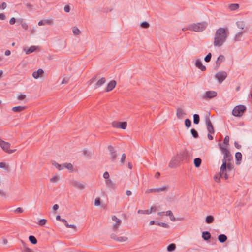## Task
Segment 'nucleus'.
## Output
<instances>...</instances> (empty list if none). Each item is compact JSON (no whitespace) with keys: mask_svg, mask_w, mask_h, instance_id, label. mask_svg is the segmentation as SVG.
<instances>
[{"mask_svg":"<svg viewBox=\"0 0 252 252\" xmlns=\"http://www.w3.org/2000/svg\"><path fill=\"white\" fill-rule=\"evenodd\" d=\"M219 147L222 154H223V158L222 159L223 168L224 166L225 162H230L233 159V157L230 151L226 146H223L222 143H218Z\"/></svg>","mask_w":252,"mask_h":252,"instance_id":"obj_2","label":"nucleus"},{"mask_svg":"<svg viewBox=\"0 0 252 252\" xmlns=\"http://www.w3.org/2000/svg\"><path fill=\"white\" fill-rule=\"evenodd\" d=\"M208 23L206 22H199L190 24L186 27V29L196 32H201L207 27Z\"/></svg>","mask_w":252,"mask_h":252,"instance_id":"obj_3","label":"nucleus"},{"mask_svg":"<svg viewBox=\"0 0 252 252\" xmlns=\"http://www.w3.org/2000/svg\"><path fill=\"white\" fill-rule=\"evenodd\" d=\"M103 177L106 180L109 179V173L107 171L105 172L103 174Z\"/></svg>","mask_w":252,"mask_h":252,"instance_id":"obj_59","label":"nucleus"},{"mask_svg":"<svg viewBox=\"0 0 252 252\" xmlns=\"http://www.w3.org/2000/svg\"><path fill=\"white\" fill-rule=\"evenodd\" d=\"M176 246L174 243H171L167 247V251L169 252H172L175 250Z\"/></svg>","mask_w":252,"mask_h":252,"instance_id":"obj_29","label":"nucleus"},{"mask_svg":"<svg viewBox=\"0 0 252 252\" xmlns=\"http://www.w3.org/2000/svg\"><path fill=\"white\" fill-rule=\"evenodd\" d=\"M73 33L75 35H79L80 33V31L77 27H74L73 28Z\"/></svg>","mask_w":252,"mask_h":252,"instance_id":"obj_48","label":"nucleus"},{"mask_svg":"<svg viewBox=\"0 0 252 252\" xmlns=\"http://www.w3.org/2000/svg\"><path fill=\"white\" fill-rule=\"evenodd\" d=\"M234 144L235 147L237 149H240L241 148V145H240V144H239L237 142H236V141H235V142H234Z\"/></svg>","mask_w":252,"mask_h":252,"instance_id":"obj_60","label":"nucleus"},{"mask_svg":"<svg viewBox=\"0 0 252 252\" xmlns=\"http://www.w3.org/2000/svg\"><path fill=\"white\" fill-rule=\"evenodd\" d=\"M224 60H225L224 56L222 55H220L218 57V59L217 60V61L216 62V66L215 67V69H218L219 67V66H220V63L222 62H223Z\"/></svg>","mask_w":252,"mask_h":252,"instance_id":"obj_19","label":"nucleus"},{"mask_svg":"<svg viewBox=\"0 0 252 252\" xmlns=\"http://www.w3.org/2000/svg\"><path fill=\"white\" fill-rule=\"evenodd\" d=\"M101 201L100 198H96L94 200V205L96 206H98L100 205Z\"/></svg>","mask_w":252,"mask_h":252,"instance_id":"obj_51","label":"nucleus"},{"mask_svg":"<svg viewBox=\"0 0 252 252\" xmlns=\"http://www.w3.org/2000/svg\"><path fill=\"white\" fill-rule=\"evenodd\" d=\"M37 48V46H32L30 48L26 49V48H24V51L26 52V54H30L31 53L34 52L36 49Z\"/></svg>","mask_w":252,"mask_h":252,"instance_id":"obj_22","label":"nucleus"},{"mask_svg":"<svg viewBox=\"0 0 252 252\" xmlns=\"http://www.w3.org/2000/svg\"><path fill=\"white\" fill-rule=\"evenodd\" d=\"M29 240L30 241V242L32 244H36L37 243V240L35 236L33 235H30L29 237Z\"/></svg>","mask_w":252,"mask_h":252,"instance_id":"obj_35","label":"nucleus"},{"mask_svg":"<svg viewBox=\"0 0 252 252\" xmlns=\"http://www.w3.org/2000/svg\"><path fill=\"white\" fill-rule=\"evenodd\" d=\"M242 154L237 152L235 153L236 164L239 165L241 164L242 160Z\"/></svg>","mask_w":252,"mask_h":252,"instance_id":"obj_21","label":"nucleus"},{"mask_svg":"<svg viewBox=\"0 0 252 252\" xmlns=\"http://www.w3.org/2000/svg\"><path fill=\"white\" fill-rule=\"evenodd\" d=\"M47 222V220L46 219H40L39 221V225H40V226H43L44 225H45Z\"/></svg>","mask_w":252,"mask_h":252,"instance_id":"obj_50","label":"nucleus"},{"mask_svg":"<svg viewBox=\"0 0 252 252\" xmlns=\"http://www.w3.org/2000/svg\"><path fill=\"white\" fill-rule=\"evenodd\" d=\"M105 183H106V184L107 187L112 188V189L115 188L114 184L111 179H108L106 180Z\"/></svg>","mask_w":252,"mask_h":252,"instance_id":"obj_33","label":"nucleus"},{"mask_svg":"<svg viewBox=\"0 0 252 252\" xmlns=\"http://www.w3.org/2000/svg\"><path fill=\"white\" fill-rule=\"evenodd\" d=\"M225 162L224 163V166L223 168V163L222 164L220 168V177H223L225 180H227L229 178V176L227 173V171H230L233 169V166L230 162Z\"/></svg>","mask_w":252,"mask_h":252,"instance_id":"obj_4","label":"nucleus"},{"mask_svg":"<svg viewBox=\"0 0 252 252\" xmlns=\"http://www.w3.org/2000/svg\"><path fill=\"white\" fill-rule=\"evenodd\" d=\"M16 22V19L14 17H12L9 20V23L11 25H13Z\"/></svg>","mask_w":252,"mask_h":252,"instance_id":"obj_61","label":"nucleus"},{"mask_svg":"<svg viewBox=\"0 0 252 252\" xmlns=\"http://www.w3.org/2000/svg\"><path fill=\"white\" fill-rule=\"evenodd\" d=\"M212 54L211 53H209L204 58V61L206 62H209L211 59Z\"/></svg>","mask_w":252,"mask_h":252,"instance_id":"obj_46","label":"nucleus"},{"mask_svg":"<svg viewBox=\"0 0 252 252\" xmlns=\"http://www.w3.org/2000/svg\"><path fill=\"white\" fill-rule=\"evenodd\" d=\"M193 123L194 124L197 125L200 122V117L198 114H195L193 116Z\"/></svg>","mask_w":252,"mask_h":252,"instance_id":"obj_34","label":"nucleus"},{"mask_svg":"<svg viewBox=\"0 0 252 252\" xmlns=\"http://www.w3.org/2000/svg\"><path fill=\"white\" fill-rule=\"evenodd\" d=\"M190 159L189 154L188 151L186 150L180 152L176 156V160L178 161L188 162Z\"/></svg>","mask_w":252,"mask_h":252,"instance_id":"obj_5","label":"nucleus"},{"mask_svg":"<svg viewBox=\"0 0 252 252\" xmlns=\"http://www.w3.org/2000/svg\"><path fill=\"white\" fill-rule=\"evenodd\" d=\"M112 220L116 222V223L112 225V229L113 231H116L118 230L122 223V220L115 215L112 216Z\"/></svg>","mask_w":252,"mask_h":252,"instance_id":"obj_10","label":"nucleus"},{"mask_svg":"<svg viewBox=\"0 0 252 252\" xmlns=\"http://www.w3.org/2000/svg\"><path fill=\"white\" fill-rule=\"evenodd\" d=\"M156 207L155 206L152 207L150 209L143 210H139L137 212L138 214H150L152 213L153 212H156Z\"/></svg>","mask_w":252,"mask_h":252,"instance_id":"obj_18","label":"nucleus"},{"mask_svg":"<svg viewBox=\"0 0 252 252\" xmlns=\"http://www.w3.org/2000/svg\"><path fill=\"white\" fill-rule=\"evenodd\" d=\"M26 108L25 106H18L13 107L12 108V110L15 112H20L21 111H22Z\"/></svg>","mask_w":252,"mask_h":252,"instance_id":"obj_28","label":"nucleus"},{"mask_svg":"<svg viewBox=\"0 0 252 252\" xmlns=\"http://www.w3.org/2000/svg\"><path fill=\"white\" fill-rule=\"evenodd\" d=\"M26 98V95L25 94H21L20 95H19L18 97V99L19 100H24L25 98Z\"/></svg>","mask_w":252,"mask_h":252,"instance_id":"obj_58","label":"nucleus"},{"mask_svg":"<svg viewBox=\"0 0 252 252\" xmlns=\"http://www.w3.org/2000/svg\"><path fill=\"white\" fill-rule=\"evenodd\" d=\"M217 95V93L215 91H206L203 96V98L205 99H211L216 97Z\"/></svg>","mask_w":252,"mask_h":252,"instance_id":"obj_14","label":"nucleus"},{"mask_svg":"<svg viewBox=\"0 0 252 252\" xmlns=\"http://www.w3.org/2000/svg\"><path fill=\"white\" fill-rule=\"evenodd\" d=\"M218 239L220 242L222 243L226 241L227 237L225 234H221L218 236Z\"/></svg>","mask_w":252,"mask_h":252,"instance_id":"obj_27","label":"nucleus"},{"mask_svg":"<svg viewBox=\"0 0 252 252\" xmlns=\"http://www.w3.org/2000/svg\"><path fill=\"white\" fill-rule=\"evenodd\" d=\"M6 3L5 2H2L0 6V8L2 9H4L6 8Z\"/></svg>","mask_w":252,"mask_h":252,"instance_id":"obj_63","label":"nucleus"},{"mask_svg":"<svg viewBox=\"0 0 252 252\" xmlns=\"http://www.w3.org/2000/svg\"><path fill=\"white\" fill-rule=\"evenodd\" d=\"M246 110V107L243 105L236 106L232 110V115L234 116L240 117Z\"/></svg>","mask_w":252,"mask_h":252,"instance_id":"obj_6","label":"nucleus"},{"mask_svg":"<svg viewBox=\"0 0 252 252\" xmlns=\"http://www.w3.org/2000/svg\"><path fill=\"white\" fill-rule=\"evenodd\" d=\"M239 5L237 3L231 4L229 6V8L231 11L236 10L238 9L239 8Z\"/></svg>","mask_w":252,"mask_h":252,"instance_id":"obj_36","label":"nucleus"},{"mask_svg":"<svg viewBox=\"0 0 252 252\" xmlns=\"http://www.w3.org/2000/svg\"><path fill=\"white\" fill-rule=\"evenodd\" d=\"M116 81L114 80H111L107 85L105 91L106 92L112 91L116 85Z\"/></svg>","mask_w":252,"mask_h":252,"instance_id":"obj_15","label":"nucleus"},{"mask_svg":"<svg viewBox=\"0 0 252 252\" xmlns=\"http://www.w3.org/2000/svg\"><path fill=\"white\" fill-rule=\"evenodd\" d=\"M201 162H202V160L200 158H195L194 159V166L197 168L200 167L201 165Z\"/></svg>","mask_w":252,"mask_h":252,"instance_id":"obj_32","label":"nucleus"},{"mask_svg":"<svg viewBox=\"0 0 252 252\" xmlns=\"http://www.w3.org/2000/svg\"><path fill=\"white\" fill-rule=\"evenodd\" d=\"M185 114L186 113L181 108H178L177 109L176 116L178 119H181L183 115Z\"/></svg>","mask_w":252,"mask_h":252,"instance_id":"obj_25","label":"nucleus"},{"mask_svg":"<svg viewBox=\"0 0 252 252\" xmlns=\"http://www.w3.org/2000/svg\"><path fill=\"white\" fill-rule=\"evenodd\" d=\"M156 225H158V226H161V227L165 228H169V225L168 224L164 223V222H157Z\"/></svg>","mask_w":252,"mask_h":252,"instance_id":"obj_39","label":"nucleus"},{"mask_svg":"<svg viewBox=\"0 0 252 252\" xmlns=\"http://www.w3.org/2000/svg\"><path fill=\"white\" fill-rule=\"evenodd\" d=\"M44 73V70L40 68L32 73V76L35 79H38L39 77H42Z\"/></svg>","mask_w":252,"mask_h":252,"instance_id":"obj_16","label":"nucleus"},{"mask_svg":"<svg viewBox=\"0 0 252 252\" xmlns=\"http://www.w3.org/2000/svg\"><path fill=\"white\" fill-rule=\"evenodd\" d=\"M21 26L25 30H27L28 28V25L26 23H22L21 24Z\"/></svg>","mask_w":252,"mask_h":252,"instance_id":"obj_62","label":"nucleus"},{"mask_svg":"<svg viewBox=\"0 0 252 252\" xmlns=\"http://www.w3.org/2000/svg\"><path fill=\"white\" fill-rule=\"evenodd\" d=\"M202 237L204 240L207 241L211 238V235L209 231H203L202 233Z\"/></svg>","mask_w":252,"mask_h":252,"instance_id":"obj_24","label":"nucleus"},{"mask_svg":"<svg viewBox=\"0 0 252 252\" xmlns=\"http://www.w3.org/2000/svg\"><path fill=\"white\" fill-rule=\"evenodd\" d=\"M69 80V77H64L63 79V80L61 82V84H67L68 83Z\"/></svg>","mask_w":252,"mask_h":252,"instance_id":"obj_52","label":"nucleus"},{"mask_svg":"<svg viewBox=\"0 0 252 252\" xmlns=\"http://www.w3.org/2000/svg\"><path fill=\"white\" fill-rule=\"evenodd\" d=\"M64 10L65 12L68 13L70 10V8L69 5H65L64 7Z\"/></svg>","mask_w":252,"mask_h":252,"instance_id":"obj_55","label":"nucleus"},{"mask_svg":"<svg viewBox=\"0 0 252 252\" xmlns=\"http://www.w3.org/2000/svg\"><path fill=\"white\" fill-rule=\"evenodd\" d=\"M236 25L238 28L244 30V32H246L248 29L245 27V23L243 21H239L236 22Z\"/></svg>","mask_w":252,"mask_h":252,"instance_id":"obj_17","label":"nucleus"},{"mask_svg":"<svg viewBox=\"0 0 252 252\" xmlns=\"http://www.w3.org/2000/svg\"><path fill=\"white\" fill-rule=\"evenodd\" d=\"M15 212L19 213H21L23 212V210L22 209V208H21L20 207H18V208H16V209L15 210Z\"/></svg>","mask_w":252,"mask_h":252,"instance_id":"obj_64","label":"nucleus"},{"mask_svg":"<svg viewBox=\"0 0 252 252\" xmlns=\"http://www.w3.org/2000/svg\"><path fill=\"white\" fill-rule=\"evenodd\" d=\"M140 26L143 28H148L150 26L149 23L147 21H143L140 23Z\"/></svg>","mask_w":252,"mask_h":252,"instance_id":"obj_43","label":"nucleus"},{"mask_svg":"<svg viewBox=\"0 0 252 252\" xmlns=\"http://www.w3.org/2000/svg\"><path fill=\"white\" fill-rule=\"evenodd\" d=\"M168 190V188L166 186H163L160 188H152L147 189L146 191V193H159L162 191H167Z\"/></svg>","mask_w":252,"mask_h":252,"instance_id":"obj_8","label":"nucleus"},{"mask_svg":"<svg viewBox=\"0 0 252 252\" xmlns=\"http://www.w3.org/2000/svg\"><path fill=\"white\" fill-rule=\"evenodd\" d=\"M185 125L187 128H189L191 126V121L189 119H186L185 120Z\"/></svg>","mask_w":252,"mask_h":252,"instance_id":"obj_44","label":"nucleus"},{"mask_svg":"<svg viewBox=\"0 0 252 252\" xmlns=\"http://www.w3.org/2000/svg\"><path fill=\"white\" fill-rule=\"evenodd\" d=\"M106 82V79L104 77L101 78L99 79L95 84V88H97L98 87H101L102 85H103Z\"/></svg>","mask_w":252,"mask_h":252,"instance_id":"obj_26","label":"nucleus"},{"mask_svg":"<svg viewBox=\"0 0 252 252\" xmlns=\"http://www.w3.org/2000/svg\"><path fill=\"white\" fill-rule=\"evenodd\" d=\"M63 168H66L68 170H72L73 166L70 163H65L63 164Z\"/></svg>","mask_w":252,"mask_h":252,"instance_id":"obj_42","label":"nucleus"},{"mask_svg":"<svg viewBox=\"0 0 252 252\" xmlns=\"http://www.w3.org/2000/svg\"><path fill=\"white\" fill-rule=\"evenodd\" d=\"M195 65L202 71H205L206 69V67L202 64L201 61L199 59L196 60Z\"/></svg>","mask_w":252,"mask_h":252,"instance_id":"obj_20","label":"nucleus"},{"mask_svg":"<svg viewBox=\"0 0 252 252\" xmlns=\"http://www.w3.org/2000/svg\"><path fill=\"white\" fill-rule=\"evenodd\" d=\"M0 146L5 152L12 154L16 151V149L10 150V144L0 139Z\"/></svg>","mask_w":252,"mask_h":252,"instance_id":"obj_7","label":"nucleus"},{"mask_svg":"<svg viewBox=\"0 0 252 252\" xmlns=\"http://www.w3.org/2000/svg\"><path fill=\"white\" fill-rule=\"evenodd\" d=\"M205 123L208 132L211 134H214L215 132L214 129L209 117H207L206 118Z\"/></svg>","mask_w":252,"mask_h":252,"instance_id":"obj_12","label":"nucleus"},{"mask_svg":"<svg viewBox=\"0 0 252 252\" xmlns=\"http://www.w3.org/2000/svg\"><path fill=\"white\" fill-rule=\"evenodd\" d=\"M119 123V122H116V121L113 122L112 123V126L113 127L119 128V127H118Z\"/></svg>","mask_w":252,"mask_h":252,"instance_id":"obj_54","label":"nucleus"},{"mask_svg":"<svg viewBox=\"0 0 252 252\" xmlns=\"http://www.w3.org/2000/svg\"><path fill=\"white\" fill-rule=\"evenodd\" d=\"M52 165L54 166L56 168H57L59 170H61L63 169V165L59 164V163L55 161H53Z\"/></svg>","mask_w":252,"mask_h":252,"instance_id":"obj_38","label":"nucleus"},{"mask_svg":"<svg viewBox=\"0 0 252 252\" xmlns=\"http://www.w3.org/2000/svg\"><path fill=\"white\" fill-rule=\"evenodd\" d=\"M244 32L243 31H241L237 33L234 37V39L235 41L239 40V39L241 37Z\"/></svg>","mask_w":252,"mask_h":252,"instance_id":"obj_41","label":"nucleus"},{"mask_svg":"<svg viewBox=\"0 0 252 252\" xmlns=\"http://www.w3.org/2000/svg\"><path fill=\"white\" fill-rule=\"evenodd\" d=\"M44 22L45 24H47L49 25H53L54 24V21L53 19H46L44 20Z\"/></svg>","mask_w":252,"mask_h":252,"instance_id":"obj_47","label":"nucleus"},{"mask_svg":"<svg viewBox=\"0 0 252 252\" xmlns=\"http://www.w3.org/2000/svg\"><path fill=\"white\" fill-rule=\"evenodd\" d=\"M229 136L226 135L224 137V139L223 140V144L226 145L225 146H226V147H227V146L229 145Z\"/></svg>","mask_w":252,"mask_h":252,"instance_id":"obj_45","label":"nucleus"},{"mask_svg":"<svg viewBox=\"0 0 252 252\" xmlns=\"http://www.w3.org/2000/svg\"><path fill=\"white\" fill-rule=\"evenodd\" d=\"M69 184L71 186L80 190H82L85 189V185L84 184L74 180H70L69 181Z\"/></svg>","mask_w":252,"mask_h":252,"instance_id":"obj_13","label":"nucleus"},{"mask_svg":"<svg viewBox=\"0 0 252 252\" xmlns=\"http://www.w3.org/2000/svg\"><path fill=\"white\" fill-rule=\"evenodd\" d=\"M127 126V123L126 122H119L118 127L122 129H126Z\"/></svg>","mask_w":252,"mask_h":252,"instance_id":"obj_37","label":"nucleus"},{"mask_svg":"<svg viewBox=\"0 0 252 252\" xmlns=\"http://www.w3.org/2000/svg\"><path fill=\"white\" fill-rule=\"evenodd\" d=\"M126 154H123L122 155V157H121V162H122V163H124L125 161V159H126Z\"/></svg>","mask_w":252,"mask_h":252,"instance_id":"obj_57","label":"nucleus"},{"mask_svg":"<svg viewBox=\"0 0 252 252\" xmlns=\"http://www.w3.org/2000/svg\"><path fill=\"white\" fill-rule=\"evenodd\" d=\"M191 134L192 136L195 138H197L199 137L197 131L194 128H192L190 130Z\"/></svg>","mask_w":252,"mask_h":252,"instance_id":"obj_40","label":"nucleus"},{"mask_svg":"<svg viewBox=\"0 0 252 252\" xmlns=\"http://www.w3.org/2000/svg\"><path fill=\"white\" fill-rule=\"evenodd\" d=\"M214 221V218L212 215H208L206 216L205 218V222L208 223L210 224L211 223H213Z\"/></svg>","mask_w":252,"mask_h":252,"instance_id":"obj_30","label":"nucleus"},{"mask_svg":"<svg viewBox=\"0 0 252 252\" xmlns=\"http://www.w3.org/2000/svg\"><path fill=\"white\" fill-rule=\"evenodd\" d=\"M108 149L109 151V154L110 156V159L112 161H114L117 156L116 151L115 150L114 147L112 145H109L108 146Z\"/></svg>","mask_w":252,"mask_h":252,"instance_id":"obj_11","label":"nucleus"},{"mask_svg":"<svg viewBox=\"0 0 252 252\" xmlns=\"http://www.w3.org/2000/svg\"><path fill=\"white\" fill-rule=\"evenodd\" d=\"M110 237H111V239L117 241V240H118L117 238H118V236H117L115 234H114V233L111 234L110 235Z\"/></svg>","mask_w":252,"mask_h":252,"instance_id":"obj_56","label":"nucleus"},{"mask_svg":"<svg viewBox=\"0 0 252 252\" xmlns=\"http://www.w3.org/2000/svg\"><path fill=\"white\" fill-rule=\"evenodd\" d=\"M59 180V178L57 176H54L50 179L51 182H57Z\"/></svg>","mask_w":252,"mask_h":252,"instance_id":"obj_53","label":"nucleus"},{"mask_svg":"<svg viewBox=\"0 0 252 252\" xmlns=\"http://www.w3.org/2000/svg\"><path fill=\"white\" fill-rule=\"evenodd\" d=\"M21 243L23 246V248H21L22 252H33L31 249L27 246L26 244L23 240H21Z\"/></svg>","mask_w":252,"mask_h":252,"instance_id":"obj_23","label":"nucleus"},{"mask_svg":"<svg viewBox=\"0 0 252 252\" xmlns=\"http://www.w3.org/2000/svg\"><path fill=\"white\" fill-rule=\"evenodd\" d=\"M117 241L120 242H125L127 240V237L125 236H120L118 237Z\"/></svg>","mask_w":252,"mask_h":252,"instance_id":"obj_49","label":"nucleus"},{"mask_svg":"<svg viewBox=\"0 0 252 252\" xmlns=\"http://www.w3.org/2000/svg\"><path fill=\"white\" fill-rule=\"evenodd\" d=\"M227 74L224 71H220L215 74V77L220 83H221L227 77Z\"/></svg>","mask_w":252,"mask_h":252,"instance_id":"obj_9","label":"nucleus"},{"mask_svg":"<svg viewBox=\"0 0 252 252\" xmlns=\"http://www.w3.org/2000/svg\"><path fill=\"white\" fill-rule=\"evenodd\" d=\"M228 34L227 29L220 28L217 30L214 41V45L215 47H220L226 41Z\"/></svg>","mask_w":252,"mask_h":252,"instance_id":"obj_1","label":"nucleus"},{"mask_svg":"<svg viewBox=\"0 0 252 252\" xmlns=\"http://www.w3.org/2000/svg\"><path fill=\"white\" fill-rule=\"evenodd\" d=\"M165 215L169 216L171 220H172L173 221H176V218L174 216L173 214V213L171 211L168 210V211H166L165 212Z\"/></svg>","mask_w":252,"mask_h":252,"instance_id":"obj_31","label":"nucleus"}]
</instances>
